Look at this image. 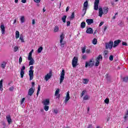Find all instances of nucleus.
<instances>
[{
  "label": "nucleus",
  "instance_id": "nucleus-42",
  "mask_svg": "<svg viewBox=\"0 0 128 128\" xmlns=\"http://www.w3.org/2000/svg\"><path fill=\"white\" fill-rule=\"evenodd\" d=\"M74 18V12H72L70 17V20H73Z\"/></svg>",
  "mask_w": 128,
  "mask_h": 128
},
{
  "label": "nucleus",
  "instance_id": "nucleus-12",
  "mask_svg": "<svg viewBox=\"0 0 128 128\" xmlns=\"http://www.w3.org/2000/svg\"><path fill=\"white\" fill-rule=\"evenodd\" d=\"M6 118L8 124H12V118L10 117V115L6 116Z\"/></svg>",
  "mask_w": 128,
  "mask_h": 128
},
{
  "label": "nucleus",
  "instance_id": "nucleus-36",
  "mask_svg": "<svg viewBox=\"0 0 128 128\" xmlns=\"http://www.w3.org/2000/svg\"><path fill=\"white\" fill-rule=\"evenodd\" d=\"M62 20L63 22H66V16H64L62 17Z\"/></svg>",
  "mask_w": 128,
  "mask_h": 128
},
{
  "label": "nucleus",
  "instance_id": "nucleus-29",
  "mask_svg": "<svg viewBox=\"0 0 128 128\" xmlns=\"http://www.w3.org/2000/svg\"><path fill=\"white\" fill-rule=\"evenodd\" d=\"M42 50H44V48H42V46L40 47L38 50V54H40L42 52Z\"/></svg>",
  "mask_w": 128,
  "mask_h": 128
},
{
  "label": "nucleus",
  "instance_id": "nucleus-10",
  "mask_svg": "<svg viewBox=\"0 0 128 128\" xmlns=\"http://www.w3.org/2000/svg\"><path fill=\"white\" fill-rule=\"evenodd\" d=\"M70 91H68L67 92L66 97L65 98L64 102H66H66H68V100H70Z\"/></svg>",
  "mask_w": 128,
  "mask_h": 128
},
{
  "label": "nucleus",
  "instance_id": "nucleus-57",
  "mask_svg": "<svg viewBox=\"0 0 128 128\" xmlns=\"http://www.w3.org/2000/svg\"><path fill=\"white\" fill-rule=\"evenodd\" d=\"M122 44L123 46H128V44H127L126 42H122Z\"/></svg>",
  "mask_w": 128,
  "mask_h": 128
},
{
  "label": "nucleus",
  "instance_id": "nucleus-61",
  "mask_svg": "<svg viewBox=\"0 0 128 128\" xmlns=\"http://www.w3.org/2000/svg\"><path fill=\"white\" fill-rule=\"evenodd\" d=\"M34 52V50H32L29 52V54H32V53Z\"/></svg>",
  "mask_w": 128,
  "mask_h": 128
},
{
  "label": "nucleus",
  "instance_id": "nucleus-1",
  "mask_svg": "<svg viewBox=\"0 0 128 128\" xmlns=\"http://www.w3.org/2000/svg\"><path fill=\"white\" fill-rule=\"evenodd\" d=\"M108 12V7H104L103 8L100 7L98 8V14L99 16L102 18L103 14H106Z\"/></svg>",
  "mask_w": 128,
  "mask_h": 128
},
{
  "label": "nucleus",
  "instance_id": "nucleus-38",
  "mask_svg": "<svg viewBox=\"0 0 128 128\" xmlns=\"http://www.w3.org/2000/svg\"><path fill=\"white\" fill-rule=\"evenodd\" d=\"M44 108L46 112H48V108H50V106H48V105L44 106Z\"/></svg>",
  "mask_w": 128,
  "mask_h": 128
},
{
  "label": "nucleus",
  "instance_id": "nucleus-39",
  "mask_svg": "<svg viewBox=\"0 0 128 128\" xmlns=\"http://www.w3.org/2000/svg\"><path fill=\"white\" fill-rule=\"evenodd\" d=\"M97 43H98V40H96V38H94L92 40L93 44H96Z\"/></svg>",
  "mask_w": 128,
  "mask_h": 128
},
{
  "label": "nucleus",
  "instance_id": "nucleus-16",
  "mask_svg": "<svg viewBox=\"0 0 128 128\" xmlns=\"http://www.w3.org/2000/svg\"><path fill=\"white\" fill-rule=\"evenodd\" d=\"M120 40H116L114 42V48H116V46H118V44H120Z\"/></svg>",
  "mask_w": 128,
  "mask_h": 128
},
{
  "label": "nucleus",
  "instance_id": "nucleus-8",
  "mask_svg": "<svg viewBox=\"0 0 128 128\" xmlns=\"http://www.w3.org/2000/svg\"><path fill=\"white\" fill-rule=\"evenodd\" d=\"M98 4H100V0H95L94 3V10H98Z\"/></svg>",
  "mask_w": 128,
  "mask_h": 128
},
{
  "label": "nucleus",
  "instance_id": "nucleus-6",
  "mask_svg": "<svg viewBox=\"0 0 128 128\" xmlns=\"http://www.w3.org/2000/svg\"><path fill=\"white\" fill-rule=\"evenodd\" d=\"M112 46H114V42L110 41L109 42L106 44V50H108V48L112 50Z\"/></svg>",
  "mask_w": 128,
  "mask_h": 128
},
{
  "label": "nucleus",
  "instance_id": "nucleus-52",
  "mask_svg": "<svg viewBox=\"0 0 128 128\" xmlns=\"http://www.w3.org/2000/svg\"><path fill=\"white\" fill-rule=\"evenodd\" d=\"M18 46H15L14 48V52H18Z\"/></svg>",
  "mask_w": 128,
  "mask_h": 128
},
{
  "label": "nucleus",
  "instance_id": "nucleus-9",
  "mask_svg": "<svg viewBox=\"0 0 128 128\" xmlns=\"http://www.w3.org/2000/svg\"><path fill=\"white\" fill-rule=\"evenodd\" d=\"M52 72L50 71L49 73H48L46 76H45L44 80H46V82H48L50 78H52Z\"/></svg>",
  "mask_w": 128,
  "mask_h": 128
},
{
  "label": "nucleus",
  "instance_id": "nucleus-23",
  "mask_svg": "<svg viewBox=\"0 0 128 128\" xmlns=\"http://www.w3.org/2000/svg\"><path fill=\"white\" fill-rule=\"evenodd\" d=\"M29 66H32L34 64V59H32L30 60H29Z\"/></svg>",
  "mask_w": 128,
  "mask_h": 128
},
{
  "label": "nucleus",
  "instance_id": "nucleus-28",
  "mask_svg": "<svg viewBox=\"0 0 128 128\" xmlns=\"http://www.w3.org/2000/svg\"><path fill=\"white\" fill-rule=\"evenodd\" d=\"M88 80L86 78L83 79V84H88Z\"/></svg>",
  "mask_w": 128,
  "mask_h": 128
},
{
  "label": "nucleus",
  "instance_id": "nucleus-64",
  "mask_svg": "<svg viewBox=\"0 0 128 128\" xmlns=\"http://www.w3.org/2000/svg\"><path fill=\"white\" fill-rule=\"evenodd\" d=\"M96 128H102V127L100 126H96Z\"/></svg>",
  "mask_w": 128,
  "mask_h": 128
},
{
  "label": "nucleus",
  "instance_id": "nucleus-51",
  "mask_svg": "<svg viewBox=\"0 0 128 128\" xmlns=\"http://www.w3.org/2000/svg\"><path fill=\"white\" fill-rule=\"evenodd\" d=\"M82 58L83 60H86V54H84L82 56Z\"/></svg>",
  "mask_w": 128,
  "mask_h": 128
},
{
  "label": "nucleus",
  "instance_id": "nucleus-55",
  "mask_svg": "<svg viewBox=\"0 0 128 128\" xmlns=\"http://www.w3.org/2000/svg\"><path fill=\"white\" fill-rule=\"evenodd\" d=\"M14 86H11V87L9 88V90H10V92H12V90H14Z\"/></svg>",
  "mask_w": 128,
  "mask_h": 128
},
{
  "label": "nucleus",
  "instance_id": "nucleus-33",
  "mask_svg": "<svg viewBox=\"0 0 128 128\" xmlns=\"http://www.w3.org/2000/svg\"><path fill=\"white\" fill-rule=\"evenodd\" d=\"M20 77L22 78H24V71L22 70H20Z\"/></svg>",
  "mask_w": 128,
  "mask_h": 128
},
{
  "label": "nucleus",
  "instance_id": "nucleus-44",
  "mask_svg": "<svg viewBox=\"0 0 128 128\" xmlns=\"http://www.w3.org/2000/svg\"><path fill=\"white\" fill-rule=\"evenodd\" d=\"M60 92V89H57L55 92V96H58Z\"/></svg>",
  "mask_w": 128,
  "mask_h": 128
},
{
  "label": "nucleus",
  "instance_id": "nucleus-4",
  "mask_svg": "<svg viewBox=\"0 0 128 128\" xmlns=\"http://www.w3.org/2000/svg\"><path fill=\"white\" fill-rule=\"evenodd\" d=\"M96 62L95 63L96 66H100V62L102 60V56L99 55L96 60Z\"/></svg>",
  "mask_w": 128,
  "mask_h": 128
},
{
  "label": "nucleus",
  "instance_id": "nucleus-47",
  "mask_svg": "<svg viewBox=\"0 0 128 128\" xmlns=\"http://www.w3.org/2000/svg\"><path fill=\"white\" fill-rule=\"evenodd\" d=\"M24 100H26V98H24L20 101V104H22L24 102Z\"/></svg>",
  "mask_w": 128,
  "mask_h": 128
},
{
  "label": "nucleus",
  "instance_id": "nucleus-25",
  "mask_svg": "<svg viewBox=\"0 0 128 128\" xmlns=\"http://www.w3.org/2000/svg\"><path fill=\"white\" fill-rule=\"evenodd\" d=\"M60 41L62 42L64 40V34H62L60 36Z\"/></svg>",
  "mask_w": 128,
  "mask_h": 128
},
{
  "label": "nucleus",
  "instance_id": "nucleus-30",
  "mask_svg": "<svg viewBox=\"0 0 128 128\" xmlns=\"http://www.w3.org/2000/svg\"><path fill=\"white\" fill-rule=\"evenodd\" d=\"M88 9H84L83 8V10H82V16H84V14H86V10Z\"/></svg>",
  "mask_w": 128,
  "mask_h": 128
},
{
  "label": "nucleus",
  "instance_id": "nucleus-26",
  "mask_svg": "<svg viewBox=\"0 0 128 128\" xmlns=\"http://www.w3.org/2000/svg\"><path fill=\"white\" fill-rule=\"evenodd\" d=\"M86 46L81 48V50H82V54H84V52H86Z\"/></svg>",
  "mask_w": 128,
  "mask_h": 128
},
{
  "label": "nucleus",
  "instance_id": "nucleus-17",
  "mask_svg": "<svg viewBox=\"0 0 128 128\" xmlns=\"http://www.w3.org/2000/svg\"><path fill=\"white\" fill-rule=\"evenodd\" d=\"M86 34H94V32L92 31V28H88L86 30Z\"/></svg>",
  "mask_w": 128,
  "mask_h": 128
},
{
  "label": "nucleus",
  "instance_id": "nucleus-62",
  "mask_svg": "<svg viewBox=\"0 0 128 128\" xmlns=\"http://www.w3.org/2000/svg\"><path fill=\"white\" fill-rule=\"evenodd\" d=\"M22 2L26 4V0H22Z\"/></svg>",
  "mask_w": 128,
  "mask_h": 128
},
{
  "label": "nucleus",
  "instance_id": "nucleus-2",
  "mask_svg": "<svg viewBox=\"0 0 128 128\" xmlns=\"http://www.w3.org/2000/svg\"><path fill=\"white\" fill-rule=\"evenodd\" d=\"M94 66V60L93 59H90L89 61L86 62L85 64V68H92Z\"/></svg>",
  "mask_w": 128,
  "mask_h": 128
},
{
  "label": "nucleus",
  "instance_id": "nucleus-60",
  "mask_svg": "<svg viewBox=\"0 0 128 128\" xmlns=\"http://www.w3.org/2000/svg\"><path fill=\"white\" fill-rule=\"evenodd\" d=\"M68 10H70V7L67 6L66 8V12H68Z\"/></svg>",
  "mask_w": 128,
  "mask_h": 128
},
{
  "label": "nucleus",
  "instance_id": "nucleus-3",
  "mask_svg": "<svg viewBox=\"0 0 128 128\" xmlns=\"http://www.w3.org/2000/svg\"><path fill=\"white\" fill-rule=\"evenodd\" d=\"M28 72L30 80H34V66H30Z\"/></svg>",
  "mask_w": 128,
  "mask_h": 128
},
{
  "label": "nucleus",
  "instance_id": "nucleus-53",
  "mask_svg": "<svg viewBox=\"0 0 128 128\" xmlns=\"http://www.w3.org/2000/svg\"><path fill=\"white\" fill-rule=\"evenodd\" d=\"M58 110H54V114H58Z\"/></svg>",
  "mask_w": 128,
  "mask_h": 128
},
{
  "label": "nucleus",
  "instance_id": "nucleus-56",
  "mask_svg": "<svg viewBox=\"0 0 128 128\" xmlns=\"http://www.w3.org/2000/svg\"><path fill=\"white\" fill-rule=\"evenodd\" d=\"M36 24V20H34V19H33L32 20V24Z\"/></svg>",
  "mask_w": 128,
  "mask_h": 128
},
{
  "label": "nucleus",
  "instance_id": "nucleus-40",
  "mask_svg": "<svg viewBox=\"0 0 128 128\" xmlns=\"http://www.w3.org/2000/svg\"><path fill=\"white\" fill-rule=\"evenodd\" d=\"M32 54H28V60H33L34 58H32Z\"/></svg>",
  "mask_w": 128,
  "mask_h": 128
},
{
  "label": "nucleus",
  "instance_id": "nucleus-43",
  "mask_svg": "<svg viewBox=\"0 0 128 128\" xmlns=\"http://www.w3.org/2000/svg\"><path fill=\"white\" fill-rule=\"evenodd\" d=\"M105 104H108V102H110V100L108 98H106L104 100Z\"/></svg>",
  "mask_w": 128,
  "mask_h": 128
},
{
  "label": "nucleus",
  "instance_id": "nucleus-19",
  "mask_svg": "<svg viewBox=\"0 0 128 128\" xmlns=\"http://www.w3.org/2000/svg\"><path fill=\"white\" fill-rule=\"evenodd\" d=\"M88 2L86 0L84 4L83 8L88 10Z\"/></svg>",
  "mask_w": 128,
  "mask_h": 128
},
{
  "label": "nucleus",
  "instance_id": "nucleus-5",
  "mask_svg": "<svg viewBox=\"0 0 128 128\" xmlns=\"http://www.w3.org/2000/svg\"><path fill=\"white\" fill-rule=\"evenodd\" d=\"M78 57H74L72 60V66L73 68L76 67V66H78Z\"/></svg>",
  "mask_w": 128,
  "mask_h": 128
},
{
  "label": "nucleus",
  "instance_id": "nucleus-13",
  "mask_svg": "<svg viewBox=\"0 0 128 128\" xmlns=\"http://www.w3.org/2000/svg\"><path fill=\"white\" fill-rule=\"evenodd\" d=\"M0 28L1 29V32L2 34H4L6 32V28L4 27V25L1 24Z\"/></svg>",
  "mask_w": 128,
  "mask_h": 128
},
{
  "label": "nucleus",
  "instance_id": "nucleus-45",
  "mask_svg": "<svg viewBox=\"0 0 128 128\" xmlns=\"http://www.w3.org/2000/svg\"><path fill=\"white\" fill-rule=\"evenodd\" d=\"M4 82V80L2 79L0 80V88H2V82Z\"/></svg>",
  "mask_w": 128,
  "mask_h": 128
},
{
  "label": "nucleus",
  "instance_id": "nucleus-24",
  "mask_svg": "<svg viewBox=\"0 0 128 128\" xmlns=\"http://www.w3.org/2000/svg\"><path fill=\"white\" fill-rule=\"evenodd\" d=\"M81 28H86V22H82L80 24Z\"/></svg>",
  "mask_w": 128,
  "mask_h": 128
},
{
  "label": "nucleus",
  "instance_id": "nucleus-15",
  "mask_svg": "<svg viewBox=\"0 0 128 128\" xmlns=\"http://www.w3.org/2000/svg\"><path fill=\"white\" fill-rule=\"evenodd\" d=\"M86 22H87L88 26L92 24H94V20L92 19H87L86 20Z\"/></svg>",
  "mask_w": 128,
  "mask_h": 128
},
{
  "label": "nucleus",
  "instance_id": "nucleus-59",
  "mask_svg": "<svg viewBox=\"0 0 128 128\" xmlns=\"http://www.w3.org/2000/svg\"><path fill=\"white\" fill-rule=\"evenodd\" d=\"M26 70V66H22L21 70Z\"/></svg>",
  "mask_w": 128,
  "mask_h": 128
},
{
  "label": "nucleus",
  "instance_id": "nucleus-41",
  "mask_svg": "<svg viewBox=\"0 0 128 128\" xmlns=\"http://www.w3.org/2000/svg\"><path fill=\"white\" fill-rule=\"evenodd\" d=\"M88 98H90V97L86 95L84 96V100H88Z\"/></svg>",
  "mask_w": 128,
  "mask_h": 128
},
{
  "label": "nucleus",
  "instance_id": "nucleus-31",
  "mask_svg": "<svg viewBox=\"0 0 128 128\" xmlns=\"http://www.w3.org/2000/svg\"><path fill=\"white\" fill-rule=\"evenodd\" d=\"M60 46L61 48H64V44H66V42L64 40L62 41H60Z\"/></svg>",
  "mask_w": 128,
  "mask_h": 128
},
{
  "label": "nucleus",
  "instance_id": "nucleus-21",
  "mask_svg": "<svg viewBox=\"0 0 128 128\" xmlns=\"http://www.w3.org/2000/svg\"><path fill=\"white\" fill-rule=\"evenodd\" d=\"M20 40L21 42H24V35L22 34L20 35Z\"/></svg>",
  "mask_w": 128,
  "mask_h": 128
},
{
  "label": "nucleus",
  "instance_id": "nucleus-48",
  "mask_svg": "<svg viewBox=\"0 0 128 128\" xmlns=\"http://www.w3.org/2000/svg\"><path fill=\"white\" fill-rule=\"evenodd\" d=\"M110 60H114V56L112 55H110V58H109Z\"/></svg>",
  "mask_w": 128,
  "mask_h": 128
},
{
  "label": "nucleus",
  "instance_id": "nucleus-54",
  "mask_svg": "<svg viewBox=\"0 0 128 128\" xmlns=\"http://www.w3.org/2000/svg\"><path fill=\"white\" fill-rule=\"evenodd\" d=\"M34 2H36V4H38L40 2V0H34Z\"/></svg>",
  "mask_w": 128,
  "mask_h": 128
},
{
  "label": "nucleus",
  "instance_id": "nucleus-27",
  "mask_svg": "<svg viewBox=\"0 0 128 128\" xmlns=\"http://www.w3.org/2000/svg\"><path fill=\"white\" fill-rule=\"evenodd\" d=\"M20 38V32L16 31V38Z\"/></svg>",
  "mask_w": 128,
  "mask_h": 128
},
{
  "label": "nucleus",
  "instance_id": "nucleus-34",
  "mask_svg": "<svg viewBox=\"0 0 128 128\" xmlns=\"http://www.w3.org/2000/svg\"><path fill=\"white\" fill-rule=\"evenodd\" d=\"M108 54V50H104V58H106V56Z\"/></svg>",
  "mask_w": 128,
  "mask_h": 128
},
{
  "label": "nucleus",
  "instance_id": "nucleus-63",
  "mask_svg": "<svg viewBox=\"0 0 128 128\" xmlns=\"http://www.w3.org/2000/svg\"><path fill=\"white\" fill-rule=\"evenodd\" d=\"M102 24H104V22H100L99 24V26H102Z\"/></svg>",
  "mask_w": 128,
  "mask_h": 128
},
{
  "label": "nucleus",
  "instance_id": "nucleus-11",
  "mask_svg": "<svg viewBox=\"0 0 128 128\" xmlns=\"http://www.w3.org/2000/svg\"><path fill=\"white\" fill-rule=\"evenodd\" d=\"M42 104H43L44 106H48L50 104V100L45 99L42 102Z\"/></svg>",
  "mask_w": 128,
  "mask_h": 128
},
{
  "label": "nucleus",
  "instance_id": "nucleus-46",
  "mask_svg": "<svg viewBox=\"0 0 128 128\" xmlns=\"http://www.w3.org/2000/svg\"><path fill=\"white\" fill-rule=\"evenodd\" d=\"M86 54H90L92 52L90 49H86Z\"/></svg>",
  "mask_w": 128,
  "mask_h": 128
},
{
  "label": "nucleus",
  "instance_id": "nucleus-58",
  "mask_svg": "<svg viewBox=\"0 0 128 128\" xmlns=\"http://www.w3.org/2000/svg\"><path fill=\"white\" fill-rule=\"evenodd\" d=\"M70 21L67 22V26H70Z\"/></svg>",
  "mask_w": 128,
  "mask_h": 128
},
{
  "label": "nucleus",
  "instance_id": "nucleus-37",
  "mask_svg": "<svg viewBox=\"0 0 128 128\" xmlns=\"http://www.w3.org/2000/svg\"><path fill=\"white\" fill-rule=\"evenodd\" d=\"M40 86L38 85V91H37V94H36V95L38 96V94H40Z\"/></svg>",
  "mask_w": 128,
  "mask_h": 128
},
{
  "label": "nucleus",
  "instance_id": "nucleus-50",
  "mask_svg": "<svg viewBox=\"0 0 128 128\" xmlns=\"http://www.w3.org/2000/svg\"><path fill=\"white\" fill-rule=\"evenodd\" d=\"M84 94H86V90H84L82 92V94H81V98L82 96H84Z\"/></svg>",
  "mask_w": 128,
  "mask_h": 128
},
{
  "label": "nucleus",
  "instance_id": "nucleus-49",
  "mask_svg": "<svg viewBox=\"0 0 128 128\" xmlns=\"http://www.w3.org/2000/svg\"><path fill=\"white\" fill-rule=\"evenodd\" d=\"M22 58L20 57L19 58V64H22Z\"/></svg>",
  "mask_w": 128,
  "mask_h": 128
},
{
  "label": "nucleus",
  "instance_id": "nucleus-7",
  "mask_svg": "<svg viewBox=\"0 0 128 128\" xmlns=\"http://www.w3.org/2000/svg\"><path fill=\"white\" fill-rule=\"evenodd\" d=\"M60 84H62L64 82V70H62V72H60Z\"/></svg>",
  "mask_w": 128,
  "mask_h": 128
},
{
  "label": "nucleus",
  "instance_id": "nucleus-32",
  "mask_svg": "<svg viewBox=\"0 0 128 128\" xmlns=\"http://www.w3.org/2000/svg\"><path fill=\"white\" fill-rule=\"evenodd\" d=\"M20 20L22 24H24V16H22L20 17Z\"/></svg>",
  "mask_w": 128,
  "mask_h": 128
},
{
  "label": "nucleus",
  "instance_id": "nucleus-18",
  "mask_svg": "<svg viewBox=\"0 0 128 128\" xmlns=\"http://www.w3.org/2000/svg\"><path fill=\"white\" fill-rule=\"evenodd\" d=\"M54 32H60V27L58 26H56L54 28Z\"/></svg>",
  "mask_w": 128,
  "mask_h": 128
},
{
  "label": "nucleus",
  "instance_id": "nucleus-14",
  "mask_svg": "<svg viewBox=\"0 0 128 128\" xmlns=\"http://www.w3.org/2000/svg\"><path fill=\"white\" fill-rule=\"evenodd\" d=\"M34 92V88H31L28 90V94L30 96H32Z\"/></svg>",
  "mask_w": 128,
  "mask_h": 128
},
{
  "label": "nucleus",
  "instance_id": "nucleus-20",
  "mask_svg": "<svg viewBox=\"0 0 128 128\" xmlns=\"http://www.w3.org/2000/svg\"><path fill=\"white\" fill-rule=\"evenodd\" d=\"M124 118V120H128V110H126V112H125Z\"/></svg>",
  "mask_w": 128,
  "mask_h": 128
},
{
  "label": "nucleus",
  "instance_id": "nucleus-22",
  "mask_svg": "<svg viewBox=\"0 0 128 128\" xmlns=\"http://www.w3.org/2000/svg\"><path fill=\"white\" fill-rule=\"evenodd\" d=\"M6 66V62H4L2 63L1 68H5Z\"/></svg>",
  "mask_w": 128,
  "mask_h": 128
},
{
  "label": "nucleus",
  "instance_id": "nucleus-35",
  "mask_svg": "<svg viewBox=\"0 0 128 128\" xmlns=\"http://www.w3.org/2000/svg\"><path fill=\"white\" fill-rule=\"evenodd\" d=\"M123 82H128V76L124 77L123 78Z\"/></svg>",
  "mask_w": 128,
  "mask_h": 128
}]
</instances>
